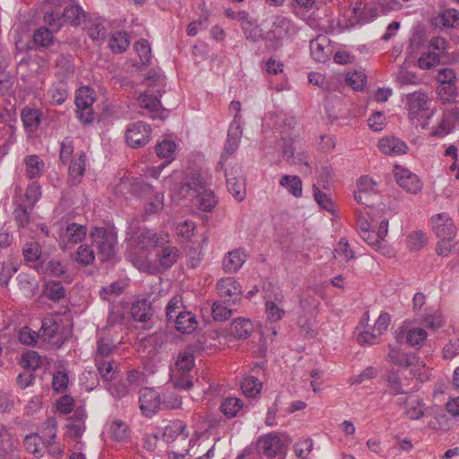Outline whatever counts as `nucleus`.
<instances>
[{"label": "nucleus", "instance_id": "58", "mask_svg": "<svg viewBox=\"0 0 459 459\" xmlns=\"http://www.w3.org/2000/svg\"><path fill=\"white\" fill-rule=\"evenodd\" d=\"M176 144L173 141L164 140L155 146L156 154L160 158H170L174 153Z\"/></svg>", "mask_w": 459, "mask_h": 459}, {"label": "nucleus", "instance_id": "62", "mask_svg": "<svg viewBox=\"0 0 459 459\" xmlns=\"http://www.w3.org/2000/svg\"><path fill=\"white\" fill-rule=\"evenodd\" d=\"M106 389L117 399L123 398L128 394V388L123 381L108 383Z\"/></svg>", "mask_w": 459, "mask_h": 459}, {"label": "nucleus", "instance_id": "10", "mask_svg": "<svg viewBox=\"0 0 459 459\" xmlns=\"http://www.w3.org/2000/svg\"><path fill=\"white\" fill-rule=\"evenodd\" d=\"M388 360L401 368H412L420 365L419 357L413 352H405L396 347L389 346Z\"/></svg>", "mask_w": 459, "mask_h": 459}, {"label": "nucleus", "instance_id": "38", "mask_svg": "<svg viewBox=\"0 0 459 459\" xmlns=\"http://www.w3.org/2000/svg\"><path fill=\"white\" fill-rule=\"evenodd\" d=\"M37 270L42 273H48L50 276L58 277L65 273L64 266L59 261L49 260L48 262L40 263L37 266Z\"/></svg>", "mask_w": 459, "mask_h": 459}, {"label": "nucleus", "instance_id": "56", "mask_svg": "<svg viewBox=\"0 0 459 459\" xmlns=\"http://www.w3.org/2000/svg\"><path fill=\"white\" fill-rule=\"evenodd\" d=\"M30 209L29 211L28 208H26L22 204H19L15 208L13 214L18 227L23 228L29 224L30 218Z\"/></svg>", "mask_w": 459, "mask_h": 459}, {"label": "nucleus", "instance_id": "40", "mask_svg": "<svg viewBox=\"0 0 459 459\" xmlns=\"http://www.w3.org/2000/svg\"><path fill=\"white\" fill-rule=\"evenodd\" d=\"M138 101L142 108H144L151 113H158L160 110V101L156 96L142 93L138 98Z\"/></svg>", "mask_w": 459, "mask_h": 459}, {"label": "nucleus", "instance_id": "51", "mask_svg": "<svg viewBox=\"0 0 459 459\" xmlns=\"http://www.w3.org/2000/svg\"><path fill=\"white\" fill-rule=\"evenodd\" d=\"M69 383L68 376L64 371H56L53 374L52 387L56 393H62L66 390Z\"/></svg>", "mask_w": 459, "mask_h": 459}, {"label": "nucleus", "instance_id": "57", "mask_svg": "<svg viewBox=\"0 0 459 459\" xmlns=\"http://www.w3.org/2000/svg\"><path fill=\"white\" fill-rule=\"evenodd\" d=\"M246 39L252 41L257 42L261 39H264V36L262 33V30L258 26H252L250 22H247L242 26Z\"/></svg>", "mask_w": 459, "mask_h": 459}, {"label": "nucleus", "instance_id": "60", "mask_svg": "<svg viewBox=\"0 0 459 459\" xmlns=\"http://www.w3.org/2000/svg\"><path fill=\"white\" fill-rule=\"evenodd\" d=\"M212 310V317L215 321H226L232 315V310L230 308H228L219 302L213 303Z\"/></svg>", "mask_w": 459, "mask_h": 459}, {"label": "nucleus", "instance_id": "26", "mask_svg": "<svg viewBox=\"0 0 459 459\" xmlns=\"http://www.w3.org/2000/svg\"><path fill=\"white\" fill-rule=\"evenodd\" d=\"M253 324L249 319L238 318L230 325V333L238 339H247L253 332Z\"/></svg>", "mask_w": 459, "mask_h": 459}, {"label": "nucleus", "instance_id": "48", "mask_svg": "<svg viewBox=\"0 0 459 459\" xmlns=\"http://www.w3.org/2000/svg\"><path fill=\"white\" fill-rule=\"evenodd\" d=\"M408 247L410 250L417 251L421 249L428 241L426 235L422 231H415L408 236Z\"/></svg>", "mask_w": 459, "mask_h": 459}, {"label": "nucleus", "instance_id": "54", "mask_svg": "<svg viewBox=\"0 0 459 459\" xmlns=\"http://www.w3.org/2000/svg\"><path fill=\"white\" fill-rule=\"evenodd\" d=\"M57 421L56 418L49 417L43 424V437L45 442L54 441L56 437Z\"/></svg>", "mask_w": 459, "mask_h": 459}, {"label": "nucleus", "instance_id": "27", "mask_svg": "<svg viewBox=\"0 0 459 459\" xmlns=\"http://www.w3.org/2000/svg\"><path fill=\"white\" fill-rule=\"evenodd\" d=\"M228 190L238 200L242 201L246 195L245 181L241 177L232 176L225 172Z\"/></svg>", "mask_w": 459, "mask_h": 459}, {"label": "nucleus", "instance_id": "12", "mask_svg": "<svg viewBox=\"0 0 459 459\" xmlns=\"http://www.w3.org/2000/svg\"><path fill=\"white\" fill-rule=\"evenodd\" d=\"M205 188L204 184L199 174H190L186 176L179 188V195L183 198L194 199L200 195Z\"/></svg>", "mask_w": 459, "mask_h": 459}, {"label": "nucleus", "instance_id": "34", "mask_svg": "<svg viewBox=\"0 0 459 459\" xmlns=\"http://www.w3.org/2000/svg\"><path fill=\"white\" fill-rule=\"evenodd\" d=\"M94 101L93 91L89 87H82L77 91L74 100L77 108L91 107Z\"/></svg>", "mask_w": 459, "mask_h": 459}, {"label": "nucleus", "instance_id": "32", "mask_svg": "<svg viewBox=\"0 0 459 459\" xmlns=\"http://www.w3.org/2000/svg\"><path fill=\"white\" fill-rule=\"evenodd\" d=\"M242 401L237 397H228L221 404V412L228 418L235 417L242 408Z\"/></svg>", "mask_w": 459, "mask_h": 459}, {"label": "nucleus", "instance_id": "8", "mask_svg": "<svg viewBox=\"0 0 459 459\" xmlns=\"http://www.w3.org/2000/svg\"><path fill=\"white\" fill-rule=\"evenodd\" d=\"M217 289L223 302L236 304L242 298L240 284L233 278L221 279L217 283Z\"/></svg>", "mask_w": 459, "mask_h": 459}, {"label": "nucleus", "instance_id": "39", "mask_svg": "<svg viewBox=\"0 0 459 459\" xmlns=\"http://www.w3.org/2000/svg\"><path fill=\"white\" fill-rule=\"evenodd\" d=\"M41 247L38 242H27L22 247L24 259L28 262L38 261L41 256Z\"/></svg>", "mask_w": 459, "mask_h": 459}, {"label": "nucleus", "instance_id": "44", "mask_svg": "<svg viewBox=\"0 0 459 459\" xmlns=\"http://www.w3.org/2000/svg\"><path fill=\"white\" fill-rule=\"evenodd\" d=\"M65 295V290L61 282L52 281L47 285L46 296L52 301H59Z\"/></svg>", "mask_w": 459, "mask_h": 459}, {"label": "nucleus", "instance_id": "23", "mask_svg": "<svg viewBox=\"0 0 459 459\" xmlns=\"http://www.w3.org/2000/svg\"><path fill=\"white\" fill-rule=\"evenodd\" d=\"M346 19L345 26L347 28L354 27L359 23H363L368 21L361 3L357 1L351 8H350L344 14Z\"/></svg>", "mask_w": 459, "mask_h": 459}, {"label": "nucleus", "instance_id": "43", "mask_svg": "<svg viewBox=\"0 0 459 459\" xmlns=\"http://www.w3.org/2000/svg\"><path fill=\"white\" fill-rule=\"evenodd\" d=\"M18 337L22 343L29 346H36L38 340H40L39 332H35L28 326L20 330Z\"/></svg>", "mask_w": 459, "mask_h": 459}, {"label": "nucleus", "instance_id": "20", "mask_svg": "<svg viewBox=\"0 0 459 459\" xmlns=\"http://www.w3.org/2000/svg\"><path fill=\"white\" fill-rule=\"evenodd\" d=\"M246 255L240 248L228 253L222 261V266L226 273H236L245 263Z\"/></svg>", "mask_w": 459, "mask_h": 459}, {"label": "nucleus", "instance_id": "36", "mask_svg": "<svg viewBox=\"0 0 459 459\" xmlns=\"http://www.w3.org/2000/svg\"><path fill=\"white\" fill-rule=\"evenodd\" d=\"M42 437L38 433L26 435L23 438L24 448L30 454L38 455L41 454Z\"/></svg>", "mask_w": 459, "mask_h": 459}, {"label": "nucleus", "instance_id": "49", "mask_svg": "<svg viewBox=\"0 0 459 459\" xmlns=\"http://www.w3.org/2000/svg\"><path fill=\"white\" fill-rule=\"evenodd\" d=\"M21 364L23 368L35 370L40 367L41 359L37 351H27L22 355Z\"/></svg>", "mask_w": 459, "mask_h": 459}, {"label": "nucleus", "instance_id": "42", "mask_svg": "<svg viewBox=\"0 0 459 459\" xmlns=\"http://www.w3.org/2000/svg\"><path fill=\"white\" fill-rule=\"evenodd\" d=\"M345 82L353 90L359 91L366 84L367 77L360 72L353 71L346 74Z\"/></svg>", "mask_w": 459, "mask_h": 459}, {"label": "nucleus", "instance_id": "55", "mask_svg": "<svg viewBox=\"0 0 459 459\" xmlns=\"http://www.w3.org/2000/svg\"><path fill=\"white\" fill-rule=\"evenodd\" d=\"M427 335V332L423 328H412L408 332L407 342L411 346H420Z\"/></svg>", "mask_w": 459, "mask_h": 459}, {"label": "nucleus", "instance_id": "53", "mask_svg": "<svg viewBox=\"0 0 459 459\" xmlns=\"http://www.w3.org/2000/svg\"><path fill=\"white\" fill-rule=\"evenodd\" d=\"M95 259L94 251L88 246H80L76 252V261L79 264L88 265Z\"/></svg>", "mask_w": 459, "mask_h": 459}, {"label": "nucleus", "instance_id": "1", "mask_svg": "<svg viewBox=\"0 0 459 459\" xmlns=\"http://www.w3.org/2000/svg\"><path fill=\"white\" fill-rule=\"evenodd\" d=\"M91 238L93 246L97 248V255L101 261H108L115 256L117 238L113 230L95 228L91 232Z\"/></svg>", "mask_w": 459, "mask_h": 459}, {"label": "nucleus", "instance_id": "11", "mask_svg": "<svg viewBox=\"0 0 459 459\" xmlns=\"http://www.w3.org/2000/svg\"><path fill=\"white\" fill-rule=\"evenodd\" d=\"M310 53L313 59L325 63L332 54L330 39L325 35H319L310 41Z\"/></svg>", "mask_w": 459, "mask_h": 459}, {"label": "nucleus", "instance_id": "6", "mask_svg": "<svg viewBox=\"0 0 459 459\" xmlns=\"http://www.w3.org/2000/svg\"><path fill=\"white\" fill-rule=\"evenodd\" d=\"M133 242L142 249L158 248L169 244V237L168 234H157L152 230L144 229L134 235Z\"/></svg>", "mask_w": 459, "mask_h": 459}, {"label": "nucleus", "instance_id": "17", "mask_svg": "<svg viewBox=\"0 0 459 459\" xmlns=\"http://www.w3.org/2000/svg\"><path fill=\"white\" fill-rule=\"evenodd\" d=\"M377 146L383 153L390 156L405 154L409 149L404 141L394 136L382 138Z\"/></svg>", "mask_w": 459, "mask_h": 459}, {"label": "nucleus", "instance_id": "21", "mask_svg": "<svg viewBox=\"0 0 459 459\" xmlns=\"http://www.w3.org/2000/svg\"><path fill=\"white\" fill-rule=\"evenodd\" d=\"M23 162L25 165V174L30 179L39 178L42 176L45 163L38 155H27Z\"/></svg>", "mask_w": 459, "mask_h": 459}, {"label": "nucleus", "instance_id": "9", "mask_svg": "<svg viewBox=\"0 0 459 459\" xmlns=\"http://www.w3.org/2000/svg\"><path fill=\"white\" fill-rule=\"evenodd\" d=\"M394 172L399 186L408 193L417 194L421 191L422 184L417 175L401 166H395Z\"/></svg>", "mask_w": 459, "mask_h": 459}, {"label": "nucleus", "instance_id": "29", "mask_svg": "<svg viewBox=\"0 0 459 459\" xmlns=\"http://www.w3.org/2000/svg\"><path fill=\"white\" fill-rule=\"evenodd\" d=\"M130 40L126 32L118 31L114 33L108 42L113 53L121 54L129 47Z\"/></svg>", "mask_w": 459, "mask_h": 459}, {"label": "nucleus", "instance_id": "24", "mask_svg": "<svg viewBox=\"0 0 459 459\" xmlns=\"http://www.w3.org/2000/svg\"><path fill=\"white\" fill-rule=\"evenodd\" d=\"M97 369L103 381L110 382L116 378L117 373V366L113 359H94Z\"/></svg>", "mask_w": 459, "mask_h": 459}, {"label": "nucleus", "instance_id": "35", "mask_svg": "<svg viewBox=\"0 0 459 459\" xmlns=\"http://www.w3.org/2000/svg\"><path fill=\"white\" fill-rule=\"evenodd\" d=\"M116 350L113 341L108 337H101L97 342V350L95 359H109V355Z\"/></svg>", "mask_w": 459, "mask_h": 459}, {"label": "nucleus", "instance_id": "50", "mask_svg": "<svg viewBox=\"0 0 459 459\" xmlns=\"http://www.w3.org/2000/svg\"><path fill=\"white\" fill-rule=\"evenodd\" d=\"M111 433L112 437L119 442H124L129 437L128 427L122 421L116 420L112 423Z\"/></svg>", "mask_w": 459, "mask_h": 459}, {"label": "nucleus", "instance_id": "63", "mask_svg": "<svg viewBox=\"0 0 459 459\" xmlns=\"http://www.w3.org/2000/svg\"><path fill=\"white\" fill-rule=\"evenodd\" d=\"M195 359L192 353L183 352L178 355L176 362L177 368L183 372L189 371L194 367Z\"/></svg>", "mask_w": 459, "mask_h": 459}, {"label": "nucleus", "instance_id": "3", "mask_svg": "<svg viewBox=\"0 0 459 459\" xmlns=\"http://www.w3.org/2000/svg\"><path fill=\"white\" fill-rule=\"evenodd\" d=\"M256 450L260 455L273 459L286 455L287 447L280 437L270 433L258 438L256 441Z\"/></svg>", "mask_w": 459, "mask_h": 459}, {"label": "nucleus", "instance_id": "47", "mask_svg": "<svg viewBox=\"0 0 459 459\" xmlns=\"http://www.w3.org/2000/svg\"><path fill=\"white\" fill-rule=\"evenodd\" d=\"M66 234L70 242L78 243L85 237L86 228L76 223H72L67 226Z\"/></svg>", "mask_w": 459, "mask_h": 459}, {"label": "nucleus", "instance_id": "19", "mask_svg": "<svg viewBox=\"0 0 459 459\" xmlns=\"http://www.w3.org/2000/svg\"><path fill=\"white\" fill-rule=\"evenodd\" d=\"M178 331L183 333H192L197 328L198 323L194 314L188 311H180L173 318Z\"/></svg>", "mask_w": 459, "mask_h": 459}, {"label": "nucleus", "instance_id": "30", "mask_svg": "<svg viewBox=\"0 0 459 459\" xmlns=\"http://www.w3.org/2000/svg\"><path fill=\"white\" fill-rule=\"evenodd\" d=\"M459 21V13L455 9H447L441 12L434 19L436 26L446 28L454 27Z\"/></svg>", "mask_w": 459, "mask_h": 459}, {"label": "nucleus", "instance_id": "13", "mask_svg": "<svg viewBox=\"0 0 459 459\" xmlns=\"http://www.w3.org/2000/svg\"><path fill=\"white\" fill-rule=\"evenodd\" d=\"M433 229L437 238H455V227L446 213H438L432 218Z\"/></svg>", "mask_w": 459, "mask_h": 459}, {"label": "nucleus", "instance_id": "15", "mask_svg": "<svg viewBox=\"0 0 459 459\" xmlns=\"http://www.w3.org/2000/svg\"><path fill=\"white\" fill-rule=\"evenodd\" d=\"M86 413L82 409H77L65 424L66 436L77 439L85 430Z\"/></svg>", "mask_w": 459, "mask_h": 459}, {"label": "nucleus", "instance_id": "28", "mask_svg": "<svg viewBox=\"0 0 459 459\" xmlns=\"http://www.w3.org/2000/svg\"><path fill=\"white\" fill-rule=\"evenodd\" d=\"M406 413L411 420L420 419L425 411V404L417 396H410L405 401Z\"/></svg>", "mask_w": 459, "mask_h": 459}, {"label": "nucleus", "instance_id": "33", "mask_svg": "<svg viewBox=\"0 0 459 459\" xmlns=\"http://www.w3.org/2000/svg\"><path fill=\"white\" fill-rule=\"evenodd\" d=\"M262 389L261 381L255 377H247L241 383V390L246 396L255 397Z\"/></svg>", "mask_w": 459, "mask_h": 459}, {"label": "nucleus", "instance_id": "14", "mask_svg": "<svg viewBox=\"0 0 459 459\" xmlns=\"http://www.w3.org/2000/svg\"><path fill=\"white\" fill-rule=\"evenodd\" d=\"M140 409L143 414L150 416L160 407L159 394L152 388H144L139 396Z\"/></svg>", "mask_w": 459, "mask_h": 459}, {"label": "nucleus", "instance_id": "31", "mask_svg": "<svg viewBox=\"0 0 459 459\" xmlns=\"http://www.w3.org/2000/svg\"><path fill=\"white\" fill-rule=\"evenodd\" d=\"M280 185L295 197H299L302 195V181L298 176L285 175L280 180Z\"/></svg>", "mask_w": 459, "mask_h": 459}, {"label": "nucleus", "instance_id": "59", "mask_svg": "<svg viewBox=\"0 0 459 459\" xmlns=\"http://www.w3.org/2000/svg\"><path fill=\"white\" fill-rule=\"evenodd\" d=\"M33 39L37 45L47 47L52 42L53 34L48 29L40 28L34 32Z\"/></svg>", "mask_w": 459, "mask_h": 459}, {"label": "nucleus", "instance_id": "22", "mask_svg": "<svg viewBox=\"0 0 459 459\" xmlns=\"http://www.w3.org/2000/svg\"><path fill=\"white\" fill-rule=\"evenodd\" d=\"M18 290L25 296H33L39 289V282L34 276L22 273L16 277Z\"/></svg>", "mask_w": 459, "mask_h": 459}, {"label": "nucleus", "instance_id": "41", "mask_svg": "<svg viewBox=\"0 0 459 459\" xmlns=\"http://www.w3.org/2000/svg\"><path fill=\"white\" fill-rule=\"evenodd\" d=\"M313 194L316 202L321 208L330 212L331 213L334 212V205L332 199L329 195L321 192L320 188L316 184L313 185Z\"/></svg>", "mask_w": 459, "mask_h": 459}, {"label": "nucleus", "instance_id": "52", "mask_svg": "<svg viewBox=\"0 0 459 459\" xmlns=\"http://www.w3.org/2000/svg\"><path fill=\"white\" fill-rule=\"evenodd\" d=\"M81 13H82V11L79 5H70L65 7L63 13H61V20L76 25Z\"/></svg>", "mask_w": 459, "mask_h": 459}, {"label": "nucleus", "instance_id": "2", "mask_svg": "<svg viewBox=\"0 0 459 459\" xmlns=\"http://www.w3.org/2000/svg\"><path fill=\"white\" fill-rule=\"evenodd\" d=\"M297 31V27L290 19L282 16L275 17L272 29L264 35L266 48H279L283 38L293 36Z\"/></svg>", "mask_w": 459, "mask_h": 459}, {"label": "nucleus", "instance_id": "16", "mask_svg": "<svg viewBox=\"0 0 459 459\" xmlns=\"http://www.w3.org/2000/svg\"><path fill=\"white\" fill-rule=\"evenodd\" d=\"M158 248L160 249L156 252L155 257L159 266L163 270L172 267L179 257L178 247L165 244Z\"/></svg>", "mask_w": 459, "mask_h": 459}, {"label": "nucleus", "instance_id": "25", "mask_svg": "<svg viewBox=\"0 0 459 459\" xmlns=\"http://www.w3.org/2000/svg\"><path fill=\"white\" fill-rule=\"evenodd\" d=\"M41 112L37 108L25 107L21 112L23 126L27 131L33 132L41 122Z\"/></svg>", "mask_w": 459, "mask_h": 459}, {"label": "nucleus", "instance_id": "61", "mask_svg": "<svg viewBox=\"0 0 459 459\" xmlns=\"http://www.w3.org/2000/svg\"><path fill=\"white\" fill-rule=\"evenodd\" d=\"M182 297L176 295L170 299L169 301L166 310H167V317L168 320H172L175 318V316L180 312L181 308H183Z\"/></svg>", "mask_w": 459, "mask_h": 459}, {"label": "nucleus", "instance_id": "45", "mask_svg": "<svg viewBox=\"0 0 459 459\" xmlns=\"http://www.w3.org/2000/svg\"><path fill=\"white\" fill-rule=\"evenodd\" d=\"M41 196V188L37 182L30 183L25 192V199L28 203V206L32 210L36 203Z\"/></svg>", "mask_w": 459, "mask_h": 459}, {"label": "nucleus", "instance_id": "7", "mask_svg": "<svg viewBox=\"0 0 459 459\" xmlns=\"http://www.w3.org/2000/svg\"><path fill=\"white\" fill-rule=\"evenodd\" d=\"M58 330L59 325L56 320L52 317H46L42 320L41 327L39 331V338L56 348H60L65 341L59 335Z\"/></svg>", "mask_w": 459, "mask_h": 459}, {"label": "nucleus", "instance_id": "5", "mask_svg": "<svg viewBox=\"0 0 459 459\" xmlns=\"http://www.w3.org/2000/svg\"><path fill=\"white\" fill-rule=\"evenodd\" d=\"M152 128L148 124L138 121L130 124L126 131V141L132 148H141L150 141Z\"/></svg>", "mask_w": 459, "mask_h": 459}, {"label": "nucleus", "instance_id": "18", "mask_svg": "<svg viewBox=\"0 0 459 459\" xmlns=\"http://www.w3.org/2000/svg\"><path fill=\"white\" fill-rule=\"evenodd\" d=\"M154 309L147 299L136 300L131 307V315L135 321L148 323L153 316Z\"/></svg>", "mask_w": 459, "mask_h": 459}, {"label": "nucleus", "instance_id": "64", "mask_svg": "<svg viewBox=\"0 0 459 459\" xmlns=\"http://www.w3.org/2000/svg\"><path fill=\"white\" fill-rule=\"evenodd\" d=\"M422 325L431 330H437L443 325L442 315L438 312L426 315L422 320Z\"/></svg>", "mask_w": 459, "mask_h": 459}, {"label": "nucleus", "instance_id": "4", "mask_svg": "<svg viewBox=\"0 0 459 459\" xmlns=\"http://www.w3.org/2000/svg\"><path fill=\"white\" fill-rule=\"evenodd\" d=\"M429 99L424 92L415 91L406 95V109L410 120H419L428 116Z\"/></svg>", "mask_w": 459, "mask_h": 459}, {"label": "nucleus", "instance_id": "37", "mask_svg": "<svg viewBox=\"0 0 459 459\" xmlns=\"http://www.w3.org/2000/svg\"><path fill=\"white\" fill-rule=\"evenodd\" d=\"M194 199H196V204L204 212H211L217 204V199L213 193L207 191L205 188Z\"/></svg>", "mask_w": 459, "mask_h": 459}, {"label": "nucleus", "instance_id": "46", "mask_svg": "<svg viewBox=\"0 0 459 459\" xmlns=\"http://www.w3.org/2000/svg\"><path fill=\"white\" fill-rule=\"evenodd\" d=\"M437 93L439 100L443 104L453 102L457 95L455 84L441 85Z\"/></svg>", "mask_w": 459, "mask_h": 459}]
</instances>
